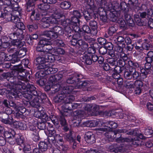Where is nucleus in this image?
<instances>
[{
  "label": "nucleus",
  "mask_w": 153,
  "mask_h": 153,
  "mask_svg": "<svg viewBox=\"0 0 153 153\" xmlns=\"http://www.w3.org/2000/svg\"><path fill=\"white\" fill-rule=\"evenodd\" d=\"M39 43L43 47L51 44V42L48 39L45 38L41 39Z\"/></svg>",
  "instance_id": "nucleus-35"
},
{
  "label": "nucleus",
  "mask_w": 153,
  "mask_h": 153,
  "mask_svg": "<svg viewBox=\"0 0 153 153\" xmlns=\"http://www.w3.org/2000/svg\"><path fill=\"white\" fill-rule=\"evenodd\" d=\"M83 35V32L82 31H80L79 32H75L72 38L78 40Z\"/></svg>",
  "instance_id": "nucleus-44"
},
{
  "label": "nucleus",
  "mask_w": 153,
  "mask_h": 153,
  "mask_svg": "<svg viewBox=\"0 0 153 153\" xmlns=\"http://www.w3.org/2000/svg\"><path fill=\"white\" fill-rule=\"evenodd\" d=\"M16 55L14 54L13 55L12 58L10 60V63L14 64H16L19 62H21L20 58Z\"/></svg>",
  "instance_id": "nucleus-36"
},
{
  "label": "nucleus",
  "mask_w": 153,
  "mask_h": 153,
  "mask_svg": "<svg viewBox=\"0 0 153 153\" xmlns=\"http://www.w3.org/2000/svg\"><path fill=\"white\" fill-rule=\"evenodd\" d=\"M53 13L50 15L51 16L48 17V19L51 24H57L60 22V19L62 17V16L59 12L58 9L53 10Z\"/></svg>",
  "instance_id": "nucleus-9"
},
{
  "label": "nucleus",
  "mask_w": 153,
  "mask_h": 153,
  "mask_svg": "<svg viewBox=\"0 0 153 153\" xmlns=\"http://www.w3.org/2000/svg\"><path fill=\"white\" fill-rule=\"evenodd\" d=\"M107 7V10L110 11V15L111 17L112 18V21H117L120 24L121 27H124L126 25V22L122 18L118 19V17L120 15L119 11L120 10L125 11L126 13L128 12V10L126 9L127 6L126 3L124 2H122L120 3V6H119L118 3L116 2L114 5L113 6L112 4L110 3Z\"/></svg>",
  "instance_id": "nucleus-3"
},
{
  "label": "nucleus",
  "mask_w": 153,
  "mask_h": 153,
  "mask_svg": "<svg viewBox=\"0 0 153 153\" xmlns=\"http://www.w3.org/2000/svg\"><path fill=\"white\" fill-rule=\"evenodd\" d=\"M76 88V87L73 85H69L66 87L65 86V85H62V90L60 93L54 98L55 102H64L66 97L67 96V94H70L74 88Z\"/></svg>",
  "instance_id": "nucleus-4"
},
{
  "label": "nucleus",
  "mask_w": 153,
  "mask_h": 153,
  "mask_svg": "<svg viewBox=\"0 0 153 153\" xmlns=\"http://www.w3.org/2000/svg\"><path fill=\"white\" fill-rule=\"evenodd\" d=\"M15 109L17 112L16 114L19 113L17 112H20L22 114L25 113L26 111V108L23 107L19 106H16L15 107Z\"/></svg>",
  "instance_id": "nucleus-47"
},
{
  "label": "nucleus",
  "mask_w": 153,
  "mask_h": 153,
  "mask_svg": "<svg viewBox=\"0 0 153 153\" xmlns=\"http://www.w3.org/2000/svg\"><path fill=\"white\" fill-rule=\"evenodd\" d=\"M83 14L85 19L87 20H89L92 18L91 14L87 11H84Z\"/></svg>",
  "instance_id": "nucleus-52"
},
{
  "label": "nucleus",
  "mask_w": 153,
  "mask_h": 153,
  "mask_svg": "<svg viewBox=\"0 0 153 153\" xmlns=\"http://www.w3.org/2000/svg\"><path fill=\"white\" fill-rule=\"evenodd\" d=\"M49 82V89L53 93H55L58 91L60 89L61 90V91L62 90V85H65V87L68 86H67L65 83L62 85V86H61L58 84V82Z\"/></svg>",
  "instance_id": "nucleus-15"
},
{
  "label": "nucleus",
  "mask_w": 153,
  "mask_h": 153,
  "mask_svg": "<svg viewBox=\"0 0 153 153\" xmlns=\"http://www.w3.org/2000/svg\"><path fill=\"white\" fill-rule=\"evenodd\" d=\"M0 118L1 122L5 124L11 125L13 123V120L11 116L8 115L4 113H1Z\"/></svg>",
  "instance_id": "nucleus-14"
},
{
  "label": "nucleus",
  "mask_w": 153,
  "mask_h": 153,
  "mask_svg": "<svg viewBox=\"0 0 153 153\" xmlns=\"http://www.w3.org/2000/svg\"><path fill=\"white\" fill-rule=\"evenodd\" d=\"M27 51L26 48H23L19 51L18 53H17L18 55L17 56H19V58L22 57L26 55Z\"/></svg>",
  "instance_id": "nucleus-41"
},
{
  "label": "nucleus",
  "mask_w": 153,
  "mask_h": 153,
  "mask_svg": "<svg viewBox=\"0 0 153 153\" xmlns=\"http://www.w3.org/2000/svg\"><path fill=\"white\" fill-rule=\"evenodd\" d=\"M63 77V75L61 74H57L53 76H51L49 79V82H58Z\"/></svg>",
  "instance_id": "nucleus-22"
},
{
  "label": "nucleus",
  "mask_w": 153,
  "mask_h": 153,
  "mask_svg": "<svg viewBox=\"0 0 153 153\" xmlns=\"http://www.w3.org/2000/svg\"><path fill=\"white\" fill-rule=\"evenodd\" d=\"M96 52V49L94 46L93 47H89L87 50V54H93L94 53Z\"/></svg>",
  "instance_id": "nucleus-56"
},
{
  "label": "nucleus",
  "mask_w": 153,
  "mask_h": 153,
  "mask_svg": "<svg viewBox=\"0 0 153 153\" xmlns=\"http://www.w3.org/2000/svg\"><path fill=\"white\" fill-rule=\"evenodd\" d=\"M74 16L79 19L82 16V15L79 11L74 10L73 12Z\"/></svg>",
  "instance_id": "nucleus-62"
},
{
  "label": "nucleus",
  "mask_w": 153,
  "mask_h": 153,
  "mask_svg": "<svg viewBox=\"0 0 153 153\" xmlns=\"http://www.w3.org/2000/svg\"><path fill=\"white\" fill-rule=\"evenodd\" d=\"M89 25L91 28V35H95L97 32V22L94 20L91 21L89 22Z\"/></svg>",
  "instance_id": "nucleus-20"
},
{
  "label": "nucleus",
  "mask_w": 153,
  "mask_h": 153,
  "mask_svg": "<svg viewBox=\"0 0 153 153\" xmlns=\"http://www.w3.org/2000/svg\"><path fill=\"white\" fill-rule=\"evenodd\" d=\"M12 3L10 6L11 8L12 11L13 10L14 11H16L18 12V14H17V15H20L21 12V9L19 7L18 4V3H14V4Z\"/></svg>",
  "instance_id": "nucleus-27"
},
{
  "label": "nucleus",
  "mask_w": 153,
  "mask_h": 153,
  "mask_svg": "<svg viewBox=\"0 0 153 153\" xmlns=\"http://www.w3.org/2000/svg\"><path fill=\"white\" fill-rule=\"evenodd\" d=\"M16 141L18 145H21L23 143V137L22 136H19V137H18L16 139Z\"/></svg>",
  "instance_id": "nucleus-61"
},
{
  "label": "nucleus",
  "mask_w": 153,
  "mask_h": 153,
  "mask_svg": "<svg viewBox=\"0 0 153 153\" xmlns=\"http://www.w3.org/2000/svg\"><path fill=\"white\" fill-rule=\"evenodd\" d=\"M16 26L18 29H17L16 32L10 34L9 37L10 39H13L14 40L18 39H19V40H22L24 36L22 30L25 29V26L21 21L19 22ZM13 41L14 42V41Z\"/></svg>",
  "instance_id": "nucleus-5"
},
{
  "label": "nucleus",
  "mask_w": 153,
  "mask_h": 153,
  "mask_svg": "<svg viewBox=\"0 0 153 153\" xmlns=\"http://www.w3.org/2000/svg\"><path fill=\"white\" fill-rule=\"evenodd\" d=\"M125 86L126 88H134L135 86V83H134L131 81L128 82L125 85Z\"/></svg>",
  "instance_id": "nucleus-57"
},
{
  "label": "nucleus",
  "mask_w": 153,
  "mask_h": 153,
  "mask_svg": "<svg viewBox=\"0 0 153 153\" xmlns=\"http://www.w3.org/2000/svg\"><path fill=\"white\" fill-rule=\"evenodd\" d=\"M131 74V71L130 70L129 72H125L124 74V76L127 79H130L132 78Z\"/></svg>",
  "instance_id": "nucleus-58"
},
{
  "label": "nucleus",
  "mask_w": 153,
  "mask_h": 153,
  "mask_svg": "<svg viewBox=\"0 0 153 153\" xmlns=\"http://www.w3.org/2000/svg\"><path fill=\"white\" fill-rule=\"evenodd\" d=\"M82 29L84 33L87 34L90 33L91 34V30L90 29L89 26L87 25H83Z\"/></svg>",
  "instance_id": "nucleus-48"
},
{
  "label": "nucleus",
  "mask_w": 153,
  "mask_h": 153,
  "mask_svg": "<svg viewBox=\"0 0 153 153\" xmlns=\"http://www.w3.org/2000/svg\"><path fill=\"white\" fill-rule=\"evenodd\" d=\"M51 35H50V38L52 39H55L58 37L59 34H57L55 32L53 31L52 30H50Z\"/></svg>",
  "instance_id": "nucleus-59"
},
{
  "label": "nucleus",
  "mask_w": 153,
  "mask_h": 153,
  "mask_svg": "<svg viewBox=\"0 0 153 153\" xmlns=\"http://www.w3.org/2000/svg\"><path fill=\"white\" fill-rule=\"evenodd\" d=\"M19 39L14 41L13 39H12L8 45H10V46L7 48V51L9 53H16L15 55L17 54V50L18 47H21L22 46L24 43L22 42V40H19Z\"/></svg>",
  "instance_id": "nucleus-6"
},
{
  "label": "nucleus",
  "mask_w": 153,
  "mask_h": 153,
  "mask_svg": "<svg viewBox=\"0 0 153 153\" xmlns=\"http://www.w3.org/2000/svg\"><path fill=\"white\" fill-rule=\"evenodd\" d=\"M85 137L87 142L90 144H93L95 142L94 135L91 132H87L85 134Z\"/></svg>",
  "instance_id": "nucleus-17"
},
{
  "label": "nucleus",
  "mask_w": 153,
  "mask_h": 153,
  "mask_svg": "<svg viewBox=\"0 0 153 153\" xmlns=\"http://www.w3.org/2000/svg\"><path fill=\"white\" fill-rule=\"evenodd\" d=\"M21 21L18 16H13L11 22L15 23L16 25L19 22Z\"/></svg>",
  "instance_id": "nucleus-64"
},
{
  "label": "nucleus",
  "mask_w": 153,
  "mask_h": 153,
  "mask_svg": "<svg viewBox=\"0 0 153 153\" xmlns=\"http://www.w3.org/2000/svg\"><path fill=\"white\" fill-rule=\"evenodd\" d=\"M35 97L32 101L29 102L30 103L32 106L37 108L38 112L40 113H42V112H43V111L42 110L43 108L40 105V100L41 101L42 99H45L47 97L46 96L45 94H42L40 96L41 100H39L37 96Z\"/></svg>",
  "instance_id": "nucleus-7"
},
{
  "label": "nucleus",
  "mask_w": 153,
  "mask_h": 153,
  "mask_svg": "<svg viewBox=\"0 0 153 153\" xmlns=\"http://www.w3.org/2000/svg\"><path fill=\"white\" fill-rule=\"evenodd\" d=\"M50 134L48 137V140L50 143H54L56 142L54 134L56 133L55 130L49 129Z\"/></svg>",
  "instance_id": "nucleus-23"
},
{
  "label": "nucleus",
  "mask_w": 153,
  "mask_h": 153,
  "mask_svg": "<svg viewBox=\"0 0 153 153\" xmlns=\"http://www.w3.org/2000/svg\"><path fill=\"white\" fill-rule=\"evenodd\" d=\"M129 65L134 68H138L139 70V68L140 67L138 64L136 62H134L132 61H130L128 62Z\"/></svg>",
  "instance_id": "nucleus-51"
},
{
  "label": "nucleus",
  "mask_w": 153,
  "mask_h": 153,
  "mask_svg": "<svg viewBox=\"0 0 153 153\" xmlns=\"http://www.w3.org/2000/svg\"><path fill=\"white\" fill-rule=\"evenodd\" d=\"M15 79V81L12 80L13 79L9 80L15 85L14 86L16 88L11 90L10 96H8L10 99L12 97L17 99L23 96L26 99V102H28L31 100L33 97L32 95L35 96H38L36 88L33 85L28 84L27 82L24 83L20 81V80H18L17 78Z\"/></svg>",
  "instance_id": "nucleus-1"
},
{
  "label": "nucleus",
  "mask_w": 153,
  "mask_h": 153,
  "mask_svg": "<svg viewBox=\"0 0 153 153\" xmlns=\"http://www.w3.org/2000/svg\"><path fill=\"white\" fill-rule=\"evenodd\" d=\"M79 18L73 16L71 18L70 23H69V25L79 24Z\"/></svg>",
  "instance_id": "nucleus-43"
},
{
  "label": "nucleus",
  "mask_w": 153,
  "mask_h": 153,
  "mask_svg": "<svg viewBox=\"0 0 153 153\" xmlns=\"http://www.w3.org/2000/svg\"><path fill=\"white\" fill-rule=\"evenodd\" d=\"M43 3L39 4L38 6V7L41 10L40 13L42 14V16H47L48 14V12L50 11L51 9H49L50 6L46 3Z\"/></svg>",
  "instance_id": "nucleus-13"
},
{
  "label": "nucleus",
  "mask_w": 153,
  "mask_h": 153,
  "mask_svg": "<svg viewBox=\"0 0 153 153\" xmlns=\"http://www.w3.org/2000/svg\"><path fill=\"white\" fill-rule=\"evenodd\" d=\"M35 14V12L34 11H33L32 12L31 16L30 18L31 19H34L35 20H39L40 19L41 17H44V16H42V14L41 13V15L39 13H36V17L34 16V15Z\"/></svg>",
  "instance_id": "nucleus-37"
},
{
  "label": "nucleus",
  "mask_w": 153,
  "mask_h": 153,
  "mask_svg": "<svg viewBox=\"0 0 153 153\" xmlns=\"http://www.w3.org/2000/svg\"><path fill=\"white\" fill-rule=\"evenodd\" d=\"M108 127L112 128H115L117 127V123L113 121H108L106 123V125Z\"/></svg>",
  "instance_id": "nucleus-39"
},
{
  "label": "nucleus",
  "mask_w": 153,
  "mask_h": 153,
  "mask_svg": "<svg viewBox=\"0 0 153 153\" xmlns=\"http://www.w3.org/2000/svg\"><path fill=\"white\" fill-rule=\"evenodd\" d=\"M125 19L127 23L131 26H133L134 25V22L133 19L131 18V16L126 13H124Z\"/></svg>",
  "instance_id": "nucleus-30"
},
{
  "label": "nucleus",
  "mask_w": 153,
  "mask_h": 153,
  "mask_svg": "<svg viewBox=\"0 0 153 153\" xmlns=\"http://www.w3.org/2000/svg\"><path fill=\"white\" fill-rule=\"evenodd\" d=\"M143 43L142 47L143 49L148 50L152 48V45L146 41Z\"/></svg>",
  "instance_id": "nucleus-50"
},
{
  "label": "nucleus",
  "mask_w": 153,
  "mask_h": 153,
  "mask_svg": "<svg viewBox=\"0 0 153 153\" xmlns=\"http://www.w3.org/2000/svg\"><path fill=\"white\" fill-rule=\"evenodd\" d=\"M51 66H50L49 67L48 70L45 72V75H48L50 74H53L56 73L57 71V69L53 68L51 67Z\"/></svg>",
  "instance_id": "nucleus-46"
},
{
  "label": "nucleus",
  "mask_w": 153,
  "mask_h": 153,
  "mask_svg": "<svg viewBox=\"0 0 153 153\" xmlns=\"http://www.w3.org/2000/svg\"><path fill=\"white\" fill-rule=\"evenodd\" d=\"M148 96L145 95L143 97L140 99V102L142 104H145L146 102L149 101Z\"/></svg>",
  "instance_id": "nucleus-60"
},
{
  "label": "nucleus",
  "mask_w": 153,
  "mask_h": 153,
  "mask_svg": "<svg viewBox=\"0 0 153 153\" xmlns=\"http://www.w3.org/2000/svg\"><path fill=\"white\" fill-rule=\"evenodd\" d=\"M31 137L35 141H37L39 140V137L38 133L36 130L32 132L31 133Z\"/></svg>",
  "instance_id": "nucleus-40"
},
{
  "label": "nucleus",
  "mask_w": 153,
  "mask_h": 153,
  "mask_svg": "<svg viewBox=\"0 0 153 153\" xmlns=\"http://www.w3.org/2000/svg\"><path fill=\"white\" fill-rule=\"evenodd\" d=\"M16 134V133L12 129H9L8 131H5L4 133V136L6 139H7V141L10 143V144H13L15 142H12L11 139L14 138Z\"/></svg>",
  "instance_id": "nucleus-16"
},
{
  "label": "nucleus",
  "mask_w": 153,
  "mask_h": 153,
  "mask_svg": "<svg viewBox=\"0 0 153 153\" xmlns=\"http://www.w3.org/2000/svg\"><path fill=\"white\" fill-rule=\"evenodd\" d=\"M60 7L64 9H68L71 6L70 3L68 1H65L61 3Z\"/></svg>",
  "instance_id": "nucleus-34"
},
{
  "label": "nucleus",
  "mask_w": 153,
  "mask_h": 153,
  "mask_svg": "<svg viewBox=\"0 0 153 153\" xmlns=\"http://www.w3.org/2000/svg\"><path fill=\"white\" fill-rule=\"evenodd\" d=\"M67 21H69V19L66 20V21H64L63 22V23L62 24L63 26H64L65 30V31L71 33L72 31V29H73L75 32H78L81 31L80 30V28L79 27V24H77L72 25H68V24L67 25H64V24H66Z\"/></svg>",
  "instance_id": "nucleus-10"
},
{
  "label": "nucleus",
  "mask_w": 153,
  "mask_h": 153,
  "mask_svg": "<svg viewBox=\"0 0 153 153\" xmlns=\"http://www.w3.org/2000/svg\"><path fill=\"white\" fill-rule=\"evenodd\" d=\"M139 70L140 71L142 74L145 76V77L146 76V75L150 73L149 72V71H148V70H147L145 68H144L141 67H140L139 68Z\"/></svg>",
  "instance_id": "nucleus-54"
},
{
  "label": "nucleus",
  "mask_w": 153,
  "mask_h": 153,
  "mask_svg": "<svg viewBox=\"0 0 153 153\" xmlns=\"http://www.w3.org/2000/svg\"><path fill=\"white\" fill-rule=\"evenodd\" d=\"M45 56L46 62H53L54 61V54L50 53L45 54Z\"/></svg>",
  "instance_id": "nucleus-31"
},
{
  "label": "nucleus",
  "mask_w": 153,
  "mask_h": 153,
  "mask_svg": "<svg viewBox=\"0 0 153 153\" xmlns=\"http://www.w3.org/2000/svg\"><path fill=\"white\" fill-rule=\"evenodd\" d=\"M99 124L97 120H88L85 122L84 124L87 127H93L97 126Z\"/></svg>",
  "instance_id": "nucleus-24"
},
{
  "label": "nucleus",
  "mask_w": 153,
  "mask_h": 153,
  "mask_svg": "<svg viewBox=\"0 0 153 153\" xmlns=\"http://www.w3.org/2000/svg\"><path fill=\"white\" fill-rule=\"evenodd\" d=\"M81 60L85 63L88 65H90L92 63L91 55H88L86 53H85L83 56L81 57Z\"/></svg>",
  "instance_id": "nucleus-19"
},
{
  "label": "nucleus",
  "mask_w": 153,
  "mask_h": 153,
  "mask_svg": "<svg viewBox=\"0 0 153 153\" xmlns=\"http://www.w3.org/2000/svg\"><path fill=\"white\" fill-rule=\"evenodd\" d=\"M65 53L64 50L62 48H59L56 49L54 52V53L58 55L64 54Z\"/></svg>",
  "instance_id": "nucleus-55"
},
{
  "label": "nucleus",
  "mask_w": 153,
  "mask_h": 153,
  "mask_svg": "<svg viewBox=\"0 0 153 153\" xmlns=\"http://www.w3.org/2000/svg\"><path fill=\"white\" fill-rule=\"evenodd\" d=\"M27 27L30 32H32L34 30H36L38 28L37 25L35 24L27 25Z\"/></svg>",
  "instance_id": "nucleus-63"
},
{
  "label": "nucleus",
  "mask_w": 153,
  "mask_h": 153,
  "mask_svg": "<svg viewBox=\"0 0 153 153\" xmlns=\"http://www.w3.org/2000/svg\"><path fill=\"white\" fill-rule=\"evenodd\" d=\"M14 127L20 129L24 130L26 128V125L23 123L18 121H13V123Z\"/></svg>",
  "instance_id": "nucleus-25"
},
{
  "label": "nucleus",
  "mask_w": 153,
  "mask_h": 153,
  "mask_svg": "<svg viewBox=\"0 0 153 153\" xmlns=\"http://www.w3.org/2000/svg\"><path fill=\"white\" fill-rule=\"evenodd\" d=\"M44 54L47 53L51 51L52 49V47L50 45H46L44 47Z\"/></svg>",
  "instance_id": "nucleus-53"
},
{
  "label": "nucleus",
  "mask_w": 153,
  "mask_h": 153,
  "mask_svg": "<svg viewBox=\"0 0 153 153\" xmlns=\"http://www.w3.org/2000/svg\"><path fill=\"white\" fill-rule=\"evenodd\" d=\"M14 88L15 87L13 86V88H10V90H9V89L8 88V90L9 92V94L8 95H7V97L8 99H9L10 100V102H9V106H10L11 107H14V108L15 109V107L16 105L15 103L13 101L14 100H15V99L18 100V99L19 98H18L17 99H16V98L15 99L14 98L12 97V99H10L9 98V97H8V96L10 95L11 94L10 91H11V90L13 89H15Z\"/></svg>",
  "instance_id": "nucleus-29"
},
{
  "label": "nucleus",
  "mask_w": 153,
  "mask_h": 153,
  "mask_svg": "<svg viewBox=\"0 0 153 153\" xmlns=\"http://www.w3.org/2000/svg\"><path fill=\"white\" fill-rule=\"evenodd\" d=\"M65 115L64 113H62V114L60 116L59 118L60 124L62 126H66L67 125V121L64 117V115Z\"/></svg>",
  "instance_id": "nucleus-38"
},
{
  "label": "nucleus",
  "mask_w": 153,
  "mask_h": 153,
  "mask_svg": "<svg viewBox=\"0 0 153 153\" xmlns=\"http://www.w3.org/2000/svg\"><path fill=\"white\" fill-rule=\"evenodd\" d=\"M11 10V8L9 6L5 7L4 9V15L3 18L6 22L11 21L13 16L12 14Z\"/></svg>",
  "instance_id": "nucleus-12"
},
{
  "label": "nucleus",
  "mask_w": 153,
  "mask_h": 153,
  "mask_svg": "<svg viewBox=\"0 0 153 153\" xmlns=\"http://www.w3.org/2000/svg\"><path fill=\"white\" fill-rule=\"evenodd\" d=\"M83 78L82 75L77 73H74L72 74L66 80V82L68 84H74L77 82H79V79Z\"/></svg>",
  "instance_id": "nucleus-11"
},
{
  "label": "nucleus",
  "mask_w": 153,
  "mask_h": 153,
  "mask_svg": "<svg viewBox=\"0 0 153 153\" xmlns=\"http://www.w3.org/2000/svg\"><path fill=\"white\" fill-rule=\"evenodd\" d=\"M65 139L69 141L70 143H72L74 141V140H75L74 139L72 136V132H70L69 134H65Z\"/></svg>",
  "instance_id": "nucleus-45"
},
{
  "label": "nucleus",
  "mask_w": 153,
  "mask_h": 153,
  "mask_svg": "<svg viewBox=\"0 0 153 153\" xmlns=\"http://www.w3.org/2000/svg\"><path fill=\"white\" fill-rule=\"evenodd\" d=\"M47 144L44 141L40 142L39 144V149L42 151L45 152L47 149Z\"/></svg>",
  "instance_id": "nucleus-32"
},
{
  "label": "nucleus",
  "mask_w": 153,
  "mask_h": 153,
  "mask_svg": "<svg viewBox=\"0 0 153 153\" xmlns=\"http://www.w3.org/2000/svg\"><path fill=\"white\" fill-rule=\"evenodd\" d=\"M52 66V64L51 63L46 62L42 64L39 65L37 68L39 70H43L44 73L45 74L46 71L48 70L49 67Z\"/></svg>",
  "instance_id": "nucleus-21"
},
{
  "label": "nucleus",
  "mask_w": 153,
  "mask_h": 153,
  "mask_svg": "<svg viewBox=\"0 0 153 153\" xmlns=\"http://www.w3.org/2000/svg\"><path fill=\"white\" fill-rule=\"evenodd\" d=\"M48 16H44L41 19L42 26L44 28H47L50 26V23L48 19Z\"/></svg>",
  "instance_id": "nucleus-26"
},
{
  "label": "nucleus",
  "mask_w": 153,
  "mask_h": 153,
  "mask_svg": "<svg viewBox=\"0 0 153 153\" xmlns=\"http://www.w3.org/2000/svg\"><path fill=\"white\" fill-rule=\"evenodd\" d=\"M51 30L59 35H61L63 33L62 29L59 26H55L51 28Z\"/></svg>",
  "instance_id": "nucleus-33"
},
{
  "label": "nucleus",
  "mask_w": 153,
  "mask_h": 153,
  "mask_svg": "<svg viewBox=\"0 0 153 153\" xmlns=\"http://www.w3.org/2000/svg\"><path fill=\"white\" fill-rule=\"evenodd\" d=\"M38 0H26L27 4L26 10L27 11H34L33 10L35 2Z\"/></svg>",
  "instance_id": "nucleus-18"
},
{
  "label": "nucleus",
  "mask_w": 153,
  "mask_h": 153,
  "mask_svg": "<svg viewBox=\"0 0 153 153\" xmlns=\"http://www.w3.org/2000/svg\"><path fill=\"white\" fill-rule=\"evenodd\" d=\"M74 100V96L69 95L66 97L64 101V104L62 106V108L64 110V113L67 112L66 110L71 111L73 110L72 103L71 102Z\"/></svg>",
  "instance_id": "nucleus-8"
},
{
  "label": "nucleus",
  "mask_w": 153,
  "mask_h": 153,
  "mask_svg": "<svg viewBox=\"0 0 153 153\" xmlns=\"http://www.w3.org/2000/svg\"><path fill=\"white\" fill-rule=\"evenodd\" d=\"M42 55L37 57L35 59L37 64L40 65L46 62L45 54Z\"/></svg>",
  "instance_id": "nucleus-28"
},
{
  "label": "nucleus",
  "mask_w": 153,
  "mask_h": 153,
  "mask_svg": "<svg viewBox=\"0 0 153 153\" xmlns=\"http://www.w3.org/2000/svg\"><path fill=\"white\" fill-rule=\"evenodd\" d=\"M29 63L28 59H23L19 64L13 66L18 67L16 70L13 71L11 73L9 72L3 73L2 74V76L7 80H10V79H13L15 78H17L18 80H20L27 82L28 80L27 76H28V77L29 78L30 75L28 73H26L25 70L22 67H20L21 66V63L24 64L25 66H27Z\"/></svg>",
  "instance_id": "nucleus-2"
},
{
  "label": "nucleus",
  "mask_w": 153,
  "mask_h": 153,
  "mask_svg": "<svg viewBox=\"0 0 153 153\" xmlns=\"http://www.w3.org/2000/svg\"><path fill=\"white\" fill-rule=\"evenodd\" d=\"M77 44L79 46L82 47L84 49L87 48L88 46V45L85 42L82 40L79 39L77 40Z\"/></svg>",
  "instance_id": "nucleus-42"
},
{
  "label": "nucleus",
  "mask_w": 153,
  "mask_h": 153,
  "mask_svg": "<svg viewBox=\"0 0 153 153\" xmlns=\"http://www.w3.org/2000/svg\"><path fill=\"white\" fill-rule=\"evenodd\" d=\"M134 19L136 23L138 25H142V23L141 22V19L139 17V15H135L134 16Z\"/></svg>",
  "instance_id": "nucleus-49"
}]
</instances>
